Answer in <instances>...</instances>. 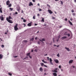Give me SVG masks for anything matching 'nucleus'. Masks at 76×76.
<instances>
[{
  "mask_svg": "<svg viewBox=\"0 0 76 76\" xmlns=\"http://www.w3.org/2000/svg\"><path fill=\"white\" fill-rule=\"evenodd\" d=\"M18 24H16V25L14 27V29L15 31H17L18 29H19V28H18Z\"/></svg>",
  "mask_w": 76,
  "mask_h": 76,
  "instance_id": "nucleus-1",
  "label": "nucleus"
},
{
  "mask_svg": "<svg viewBox=\"0 0 76 76\" xmlns=\"http://www.w3.org/2000/svg\"><path fill=\"white\" fill-rule=\"evenodd\" d=\"M8 22L9 23H13V22L12 21V20L8 19V18H7V20Z\"/></svg>",
  "mask_w": 76,
  "mask_h": 76,
  "instance_id": "nucleus-2",
  "label": "nucleus"
},
{
  "mask_svg": "<svg viewBox=\"0 0 76 76\" xmlns=\"http://www.w3.org/2000/svg\"><path fill=\"white\" fill-rule=\"evenodd\" d=\"M58 69V68H56L54 69V70H52V71L53 72H55V73H57L58 72V71H57V70Z\"/></svg>",
  "mask_w": 76,
  "mask_h": 76,
  "instance_id": "nucleus-3",
  "label": "nucleus"
},
{
  "mask_svg": "<svg viewBox=\"0 0 76 76\" xmlns=\"http://www.w3.org/2000/svg\"><path fill=\"white\" fill-rule=\"evenodd\" d=\"M0 19H1V20H4V17L3 15L0 16Z\"/></svg>",
  "mask_w": 76,
  "mask_h": 76,
  "instance_id": "nucleus-4",
  "label": "nucleus"
},
{
  "mask_svg": "<svg viewBox=\"0 0 76 76\" xmlns=\"http://www.w3.org/2000/svg\"><path fill=\"white\" fill-rule=\"evenodd\" d=\"M49 60L50 63V64H51L52 65H53V62H52V61H53V60H52V59H51V58H50Z\"/></svg>",
  "mask_w": 76,
  "mask_h": 76,
  "instance_id": "nucleus-5",
  "label": "nucleus"
},
{
  "mask_svg": "<svg viewBox=\"0 0 76 76\" xmlns=\"http://www.w3.org/2000/svg\"><path fill=\"white\" fill-rule=\"evenodd\" d=\"M32 22H31L29 23H28L27 24L28 26H32Z\"/></svg>",
  "mask_w": 76,
  "mask_h": 76,
  "instance_id": "nucleus-6",
  "label": "nucleus"
},
{
  "mask_svg": "<svg viewBox=\"0 0 76 76\" xmlns=\"http://www.w3.org/2000/svg\"><path fill=\"white\" fill-rule=\"evenodd\" d=\"M54 60L56 63H59L57 59H54Z\"/></svg>",
  "mask_w": 76,
  "mask_h": 76,
  "instance_id": "nucleus-7",
  "label": "nucleus"
},
{
  "mask_svg": "<svg viewBox=\"0 0 76 76\" xmlns=\"http://www.w3.org/2000/svg\"><path fill=\"white\" fill-rule=\"evenodd\" d=\"M10 2L9 1H7L6 2V4L7 5V6H8V5H9L10 4Z\"/></svg>",
  "mask_w": 76,
  "mask_h": 76,
  "instance_id": "nucleus-8",
  "label": "nucleus"
},
{
  "mask_svg": "<svg viewBox=\"0 0 76 76\" xmlns=\"http://www.w3.org/2000/svg\"><path fill=\"white\" fill-rule=\"evenodd\" d=\"M48 11L50 14H52V13H53V12H52V11L50 10H48Z\"/></svg>",
  "mask_w": 76,
  "mask_h": 76,
  "instance_id": "nucleus-9",
  "label": "nucleus"
},
{
  "mask_svg": "<svg viewBox=\"0 0 76 76\" xmlns=\"http://www.w3.org/2000/svg\"><path fill=\"white\" fill-rule=\"evenodd\" d=\"M33 4L31 2H30L29 3V6H33Z\"/></svg>",
  "mask_w": 76,
  "mask_h": 76,
  "instance_id": "nucleus-10",
  "label": "nucleus"
},
{
  "mask_svg": "<svg viewBox=\"0 0 76 76\" xmlns=\"http://www.w3.org/2000/svg\"><path fill=\"white\" fill-rule=\"evenodd\" d=\"M7 18H8V19H9H9H12V17H11V16H9V17L8 18H7V17L6 18V20H7Z\"/></svg>",
  "mask_w": 76,
  "mask_h": 76,
  "instance_id": "nucleus-11",
  "label": "nucleus"
},
{
  "mask_svg": "<svg viewBox=\"0 0 76 76\" xmlns=\"http://www.w3.org/2000/svg\"><path fill=\"white\" fill-rule=\"evenodd\" d=\"M3 56L2 54H0V59H2L3 58Z\"/></svg>",
  "mask_w": 76,
  "mask_h": 76,
  "instance_id": "nucleus-12",
  "label": "nucleus"
},
{
  "mask_svg": "<svg viewBox=\"0 0 76 76\" xmlns=\"http://www.w3.org/2000/svg\"><path fill=\"white\" fill-rule=\"evenodd\" d=\"M72 62H73V60H70L69 61V64L72 63Z\"/></svg>",
  "mask_w": 76,
  "mask_h": 76,
  "instance_id": "nucleus-13",
  "label": "nucleus"
},
{
  "mask_svg": "<svg viewBox=\"0 0 76 76\" xmlns=\"http://www.w3.org/2000/svg\"><path fill=\"white\" fill-rule=\"evenodd\" d=\"M68 22H69L70 25H72V26L73 25V23H72V22H70V20H68Z\"/></svg>",
  "mask_w": 76,
  "mask_h": 76,
  "instance_id": "nucleus-14",
  "label": "nucleus"
},
{
  "mask_svg": "<svg viewBox=\"0 0 76 76\" xmlns=\"http://www.w3.org/2000/svg\"><path fill=\"white\" fill-rule=\"evenodd\" d=\"M67 38V37L66 36H64V37H63L61 38L62 39H66Z\"/></svg>",
  "mask_w": 76,
  "mask_h": 76,
  "instance_id": "nucleus-15",
  "label": "nucleus"
},
{
  "mask_svg": "<svg viewBox=\"0 0 76 76\" xmlns=\"http://www.w3.org/2000/svg\"><path fill=\"white\" fill-rule=\"evenodd\" d=\"M42 62H43L44 63H47V62L45 61H44V59L42 60Z\"/></svg>",
  "mask_w": 76,
  "mask_h": 76,
  "instance_id": "nucleus-16",
  "label": "nucleus"
},
{
  "mask_svg": "<svg viewBox=\"0 0 76 76\" xmlns=\"http://www.w3.org/2000/svg\"><path fill=\"white\" fill-rule=\"evenodd\" d=\"M39 70L40 72H42V71H43V69L42 67H40L39 69Z\"/></svg>",
  "mask_w": 76,
  "mask_h": 76,
  "instance_id": "nucleus-17",
  "label": "nucleus"
},
{
  "mask_svg": "<svg viewBox=\"0 0 76 76\" xmlns=\"http://www.w3.org/2000/svg\"><path fill=\"white\" fill-rule=\"evenodd\" d=\"M0 12L1 13H3V11H2V7L0 8Z\"/></svg>",
  "mask_w": 76,
  "mask_h": 76,
  "instance_id": "nucleus-18",
  "label": "nucleus"
},
{
  "mask_svg": "<svg viewBox=\"0 0 76 76\" xmlns=\"http://www.w3.org/2000/svg\"><path fill=\"white\" fill-rule=\"evenodd\" d=\"M65 48L66 49V50L67 51H70V49H69V48H67L66 47Z\"/></svg>",
  "mask_w": 76,
  "mask_h": 76,
  "instance_id": "nucleus-19",
  "label": "nucleus"
},
{
  "mask_svg": "<svg viewBox=\"0 0 76 76\" xmlns=\"http://www.w3.org/2000/svg\"><path fill=\"white\" fill-rule=\"evenodd\" d=\"M53 76H57V73L55 72L53 73Z\"/></svg>",
  "mask_w": 76,
  "mask_h": 76,
  "instance_id": "nucleus-20",
  "label": "nucleus"
},
{
  "mask_svg": "<svg viewBox=\"0 0 76 76\" xmlns=\"http://www.w3.org/2000/svg\"><path fill=\"white\" fill-rule=\"evenodd\" d=\"M41 21L42 22H44V18H42Z\"/></svg>",
  "mask_w": 76,
  "mask_h": 76,
  "instance_id": "nucleus-21",
  "label": "nucleus"
},
{
  "mask_svg": "<svg viewBox=\"0 0 76 76\" xmlns=\"http://www.w3.org/2000/svg\"><path fill=\"white\" fill-rule=\"evenodd\" d=\"M20 7H18L17 9L18 11H20Z\"/></svg>",
  "mask_w": 76,
  "mask_h": 76,
  "instance_id": "nucleus-22",
  "label": "nucleus"
},
{
  "mask_svg": "<svg viewBox=\"0 0 76 76\" xmlns=\"http://www.w3.org/2000/svg\"><path fill=\"white\" fill-rule=\"evenodd\" d=\"M8 7H12V4H9V5H8Z\"/></svg>",
  "mask_w": 76,
  "mask_h": 76,
  "instance_id": "nucleus-23",
  "label": "nucleus"
},
{
  "mask_svg": "<svg viewBox=\"0 0 76 76\" xmlns=\"http://www.w3.org/2000/svg\"><path fill=\"white\" fill-rule=\"evenodd\" d=\"M60 2H61V4L62 5H63V1H61Z\"/></svg>",
  "mask_w": 76,
  "mask_h": 76,
  "instance_id": "nucleus-24",
  "label": "nucleus"
},
{
  "mask_svg": "<svg viewBox=\"0 0 76 76\" xmlns=\"http://www.w3.org/2000/svg\"><path fill=\"white\" fill-rule=\"evenodd\" d=\"M41 64L42 66H43L44 65V64L43 63H41Z\"/></svg>",
  "mask_w": 76,
  "mask_h": 76,
  "instance_id": "nucleus-25",
  "label": "nucleus"
},
{
  "mask_svg": "<svg viewBox=\"0 0 76 76\" xmlns=\"http://www.w3.org/2000/svg\"><path fill=\"white\" fill-rule=\"evenodd\" d=\"M34 39V38H32L31 39H30V41H32Z\"/></svg>",
  "mask_w": 76,
  "mask_h": 76,
  "instance_id": "nucleus-26",
  "label": "nucleus"
},
{
  "mask_svg": "<svg viewBox=\"0 0 76 76\" xmlns=\"http://www.w3.org/2000/svg\"><path fill=\"white\" fill-rule=\"evenodd\" d=\"M10 10L11 11H12V10H13V9L12 8H10Z\"/></svg>",
  "mask_w": 76,
  "mask_h": 76,
  "instance_id": "nucleus-27",
  "label": "nucleus"
},
{
  "mask_svg": "<svg viewBox=\"0 0 76 76\" xmlns=\"http://www.w3.org/2000/svg\"><path fill=\"white\" fill-rule=\"evenodd\" d=\"M71 12L72 13H73V12H75V11H74V10H71Z\"/></svg>",
  "mask_w": 76,
  "mask_h": 76,
  "instance_id": "nucleus-28",
  "label": "nucleus"
},
{
  "mask_svg": "<svg viewBox=\"0 0 76 76\" xmlns=\"http://www.w3.org/2000/svg\"><path fill=\"white\" fill-rule=\"evenodd\" d=\"M39 12H40L41 11H42V9L40 8H39Z\"/></svg>",
  "mask_w": 76,
  "mask_h": 76,
  "instance_id": "nucleus-29",
  "label": "nucleus"
},
{
  "mask_svg": "<svg viewBox=\"0 0 76 76\" xmlns=\"http://www.w3.org/2000/svg\"><path fill=\"white\" fill-rule=\"evenodd\" d=\"M27 56H30V53H28L27 54Z\"/></svg>",
  "mask_w": 76,
  "mask_h": 76,
  "instance_id": "nucleus-30",
  "label": "nucleus"
},
{
  "mask_svg": "<svg viewBox=\"0 0 76 76\" xmlns=\"http://www.w3.org/2000/svg\"><path fill=\"white\" fill-rule=\"evenodd\" d=\"M8 75H10V76H12V74L10 73H8Z\"/></svg>",
  "mask_w": 76,
  "mask_h": 76,
  "instance_id": "nucleus-31",
  "label": "nucleus"
},
{
  "mask_svg": "<svg viewBox=\"0 0 76 76\" xmlns=\"http://www.w3.org/2000/svg\"><path fill=\"white\" fill-rule=\"evenodd\" d=\"M67 36H68V37H70V34H67Z\"/></svg>",
  "mask_w": 76,
  "mask_h": 76,
  "instance_id": "nucleus-32",
  "label": "nucleus"
},
{
  "mask_svg": "<svg viewBox=\"0 0 76 76\" xmlns=\"http://www.w3.org/2000/svg\"><path fill=\"white\" fill-rule=\"evenodd\" d=\"M47 6H48V7H49L50 8L51 7H50V5H49L48 4H47Z\"/></svg>",
  "mask_w": 76,
  "mask_h": 76,
  "instance_id": "nucleus-33",
  "label": "nucleus"
},
{
  "mask_svg": "<svg viewBox=\"0 0 76 76\" xmlns=\"http://www.w3.org/2000/svg\"><path fill=\"white\" fill-rule=\"evenodd\" d=\"M57 57H60V55H59V53H58L57 55Z\"/></svg>",
  "mask_w": 76,
  "mask_h": 76,
  "instance_id": "nucleus-34",
  "label": "nucleus"
},
{
  "mask_svg": "<svg viewBox=\"0 0 76 76\" xmlns=\"http://www.w3.org/2000/svg\"><path fill=\"white\" fill-rule=\"evenodd\" d=\"M26 20L24 19L23 20V22H26Z\"/></svg>",
  "mask_w": 76,
  "mask_h": 76,
  "instance_id": "nucleus-35",
  "label": "nucleus"
},
{
  "mask_svg": "<svg viewBox=\"0 0 76 76\" xmlns=\"http://www.w3.org/2000/svg\"><path fill=\"white\" fill-rule=\"evenodd\" d=\"M53 19H56V18L54 17H52Z\"/></svg>",
  "mask_w": 76,
  "mask_h": 76,
  "instance_id": "nucleus-36",
  "label": "nucleus"
},
{
  "mask_svg": "<svg viewBox=\"0 0 76 76\" xmlns=\"http://www.w3.org/2000/svg\"><path fill=\"white\" fill-rule=\"evenodd\" d=\"M33 18L34 19H35V16H34Z\"/></svg>",
  "mask_w": 76,
  "mask_h": 76,
  "instance_id": "nucleus-37",
  "label": "nucleus"
},
{
  "mask_svg": "<svg viewBox=\"0 0 76 76\" xmlns=\"http://www.w3.org/2000/svg\"><path fill=\"white\" fill-rule=\"evenodd\" d=\"M72 15H73V16H75V13H73L72 14Z\"/></svg>",
  "mask_w": 76,
  "mask_h": 76,
  "instance_id": "nucleus-38",
  "label": "nucleus"
},
{
  "mask_svg": "<svg viewBox=\"0 0 76 76\" xmlns=\"http://www.w3.org/2000/svg\"><path fill=\"white\" fill-rule=\"evenodd\" d=\"M58 39H59L60 38V35H59V36L58 37Z\"/></svg>",
  "mask_w": 76,
  "mask_h": 76,
  "instance_id": "nucleus-39",
  "label": "nucleus"
},
{
  "mask_svg": "<svg viewBox=\"0 0 76 76\" xmlns=\"http://www.w3.org/2000/svg\"><path fill=\"white\" fill-rule=\"evenodd\" d=\"M23 42H28V41H26V40H24Z\"/></svg>",
  "mask_w": 76,
  "mask_h": 76,
  "instance_id": "nucleus-40",
  "label": "nucleus"
},
{
  "mask_svg": "<svg viewBox=\"0 0 76 76\" xmlns=\"http://www.w3.org/2000/svg\"><path fill=\"white\" fill-rule=\"evenodd\" d=\"M18 12H15V15H18Z\"/></svg>",
  "mask_w": 76,
  "mask_h": 76,
  "instance_id": "nucleus-41",
  "label": "nucleus"
},
{
  "mask_svg": "<svg viewBox=\"0 0 76 76\" xmlns=\"http://www.w3.org/2000/svg\"><path fill=\"white\" fill-rule=\"evenodd\" d=\"M53 42H54V38H53Z\"/></svg>",
  "mask_w": 76,
  "mask_h": 76,
  "instance_id": "nucleus-42",
  "label": "nucleus"
},
{
  "mask_svg": "<svg viewBox=\"0 0 76 76\" xmlns=\"http://www.w3.org/2000/svg\"><path fill=\"white\" fill-rule=\"evenodd\" d=\"M42 41H45V39H42Z\"/></svg>",
  "mask_w": 76,
  "mask_h": 76,
  "instance_id": "nucleus-43",
  "label": "nucleus"
},
{
  "mask_svg": "<svg viewBox=\"0 0 76 76\" xmlns=\"http://www.w3.org/2000/svg\"><path fill=\"white\" fill-rule=\"evenodd\" d=\"M61 66L59 65V69H61Z\"/></svg>",
  "mask_w": 76,
  "mask_h": 76,
  "instance_id": "nucleus-44",
  "label": "nucleus"
},
{
  "mask_svg": "<svg viewBox=\"0 0 76 76\" xmlns=\"http://www.w3.org/2000/svg\"><path fill=\"white\" fill-rule=\"evenodd\" d=\"M37 16H39V13L37 14Z\"/></svg>",
  "mask_w": 76,
  "mask_h": 76,
  "instance_id": "nucleus-45",
  "label": "nucleus"
},
{
  "mask_svg": "<svg viewBox=\"0 0 76 76\" xmlns=\"http://www.w3.org/2000/svg\"><path fill=\"white\" fill-rule=\"evenodd\" d=\"M32 1H33V2H35V0H32Z\"/></svg>",
  "mask_w": 76,
  "mask_h": 76,
  "instance_id": "nucleus-46",
  "label": "nucleus"
},
{
  "mask_svg": "<svg viewBox=\"0 0 76 76\" xmlns=\"http://www.w3.org/2000/svg\"><path fill=\"white\" fill-rule=\"evenodd\" d=\"M2 47H4V45H2Z\"/></svg>",
  "mask_w": 76,
  "mask_h": 76,
  "instance_id": "nucleus-47",
  "label": "nucleus"
},
{
  "mask_svg": "<svg viewBox=\"0 0 76 76\" xmlns=\"http://www.w3.org/2000/svg\"><path fill=\"white\" fill-rule=\"evenodd\" d=\"M44 67H47V66L45 65H44Z\"/></svg>",
  "mask_w": 76,
  "mask_h": 76,
  "instance_id": "nucleus-48",
  "label": "nucleus"
},
{
  "mask_svg": "<svg viewBox=\"0 0 76 76\" xmlns=\"http://www.w3.org/2000/svg\"><path fill=\"white\" fill-rule=\"evenodd\" d=\"M65 20H66V21H67V18H65Z\"/></svg>",
  "mask_w": 76,
  "mask_h": 76,
  "instance_id": "nucleus-49",
  "label": "nucleus"
},
{
  "mask_svg": "<svg viewBox=\"0 0 76 76\" xmlns=\"http://www.w3.org/2000/svg\"><path fill=\"white\" fill-rule=\"evenodd\" d=\"M47 58L48 60H49V57H47Z\"/></svg>",
  "mask_w": 76,
  "mask_h": 76,
  "instance_id": "nucleus-50",
  "label": "nucleus"
},
{
  "mask_svg": "<svg viewBox=\"0 0 76 76\" xmlns=\"http://www.w3.org/2000/svg\"><path fill=\"white\" fill-rule=\"evenodd\" d=\"M37 6H40L39 4L38 3V4H37Z\"/></svg>",
  "mask_w": 76,
  "mask_h": 76,
  "instance_id": "nucleus-51",
  "label": "nucleus"
},
{
  "mask_svg": "<svg viewBox=\"0 0 76 76\" xmlns=\"http://www.w3.org/2000/svg\"><path fill=\"white\" fill-rule=\"evenodd\" d=\"M47 54H45V55H44V56H47Z\"/></svg>",
  "mask_w": 76,
  "mask_h": 76,
  "instance_id": "nucleus-52",
  "label": "nucleus"
},
{
  "mask_svg": "<svg viewBox=\"0 0 76 76\" xmlns=\"http://www.w3.org/2000/svg\"><path fill=\"white\" fill-rule=\"evenodd\" d=\"M59 46H60V45H58L56 46V47H59Z\"/></svg>",
  "mask_w": 76,
  "mask_h": 76,
  "instance_id": "nucleus-53",
  "label": "nucleus"
},
{
  "mask_svg": "<svg viewBox=\"0 0 76 76\" xmlns=\"http://www.w3.org/2000/svg\"><path fill=\"white\" fill-rule=\"evenodd\" d=\"M38 24H34V25H35V26H37V25Z\"/></svg>",
  "mask_w": 76,
  "mask_h": 76,
  "instance_id": "nucleus-54",
  "label": "nucleus"
},
{
  "mask_svg": "<svg viewBox=\"0 0 76 76\" xmlns=\"http://www.w3.org/2000/svg\"><path fill=\"white\" fill-rule=\"evenodd\" d=\"M29 57L30 58H32L31 56H29Z\"/></svg>",
  "mask_w": 76,
  "mask_h": 76,
  "instance_id": "nucleus-55",
  "label": "nucleus"
},
{
  "mask_svg": "<svg viewBox=\"0 0 76 76\" xmlns=\"http://www.w3.org/2000/svg\"><path fill=\"white\" fill-rule=\"evenodd\" d=\"M18 57V56H16L14 57H15V58H16V57Z\"/></svg>",
  "mask_w": 76,
  "mask_h": 76,
  "instance_id": "nucleus-56",
  "label": "nucleus"
},
{
  "mask_svg": "<svg viewBox=\"0 0 76 76\" xmlns=\"http://www.w3.org/2000/svg\"><path fill=\"white\" fill-rule=\"evenodd\" d=\"M60 28H62V26H59Z\"/></svg>",
  "mask_w": 76,
  "mask_h": 76,
  "instance_id": "nucleus-57",
  "label": "nucleus"
},
{
  "mask_svg": "<svg viewBox=\"0 0 76 76\" xmlns=\"http://www.w3.org/2000/svg\"><path fill=\"white\" fill-rule=\"evenodd\" d=\"M74 2H75V3L76 2V0H74Z\"/></svg>",
  "mask_w": 76,
  "mask_h": 76,
  "instance_id": "nucleus-58",
  "label": "nucleus"
},
{
  "mask_svg": "<svg viewBox=\"0 0 76 76\" xmlns=\"http://www.w3.org/2000/svg\"><path fill=\"white\" fill-rule=\"evenodd\" d=\"M35 39H37V37H36L35 38Z\"/></svg>",
  "mask_w": 76,
  "mask_h": 76,
  "instance_id": "nucleus-59",
  "label": "nucleus"
},
{
  "mask_svg": "<svg viewBox=\"0 0 76 76\" xmlns=\"http://www.w3.org/2000/svg\"><path fill=\"white\" fill-rule=\"evenodd\" d=\"M31 52H34V50H31Z\"/></svg>",
  "mask_w": 76,
  "mask_h": 76,
  "instance_id": "nucleus-60",
  "label": "nucleus"
},
{
  "mask_svg": "<svg viewBox=\"0 0 76 76\" xmlns=\"http://www.w3.org/2000/svg\"><path fill=\"white\" fill-rule=\"evenodd\" d=\"M54 46L55 47H56V46H57V45H54Z\"/></svg>",
  "mask_w": 76,
  "mask_h": 76,
  "instance_id": "nucleus-61",
  "label": "nucleus"
},
{
  "mask_svg": "<svg viewBox=\"0 0 76 76\" xmlns=\"http://www.w3.org/2000/svg\"><path fill=\"white\" fill-rule=\"evenodd\" d=\"M37 50H34V51H37Z\"/></svg>",
  "mask_w": 76,
  "mask_h": 76,
  "instance_id": "nucleus-62",
  "label": "nucleus"
},
{
  "mask_svg": "<svg viewBox=\"0 0 76 76\" xmlns=\"http://www.w3.org/2000/svg\"><path fill=\"white\" fill-rule=\"evenodd\" d=\"M57 42H58V39L57 40Z\"/></svg>",
  "mask_w": 76,
  "mask_h": 76,
  "instance_id": "nucleus-63",
  "label": "nucleus"
},
{
  "mask_svg": "<svg viewBox=\"0 0 76 76\" xmlns=\"http://www.w3.org/2000/svg\"><path fill=\"white\" fill-rule=\"evenodd\" d=\"M75 58V59H76V56H75L74 57Z\"/></svg>",
  "mask_w": 76,
  "mask_h": 76,
  "instance_id": "nucleus-64",
  "label": "nucleus"
}]
</instances>
